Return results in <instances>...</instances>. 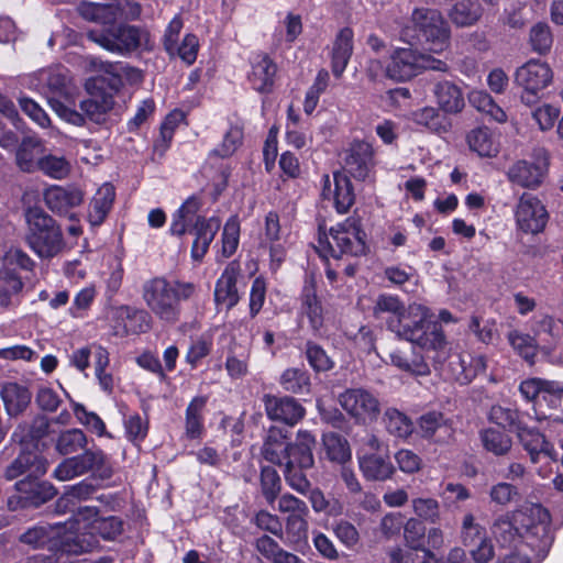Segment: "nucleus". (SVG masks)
Returning a JSON list of instances; mask_svg holds the SVG:
<instances>
[{"label":"nucleus","mask_w":563,"mask_h":563,"mask_svg":"<svg viewBox=\"0 0 563 563\" xmlns=\"http://www.w3.org/2000/svg\"><path fill=\"white\" fill-rule=\"evenodd\" d=\"M551 526L550 511L541 504H531L498 516L490 530L503 548L525 539L527 547L534 553L536 560L541 562L548 556L554 542Z\"/></svg>","instance_id":"f257e3e1"},{"label":"nucleus","mask_w":563,"mask_h":563,"mask_svg":"<svg viewBox=\"0 0 563 563\" xmlns=\"http://www.w3.org/2000/svg\"><path fill=\"white\" fill-rule=\"evenodd\" d=\"M373 317L385 322L387 330L419 347L429 345L428 336L435 334L437 321L429 309L417 308L407 311L405 302L397 295L379 294L373 306Z\"/></svg>","instance_id":"f03ea898"},{"label":"nucleus","mask_w":563,"mask_h":563,"mask_svg":"<svg viewBox=\"0 0 563 563\" xmlns=\"http://www.w3.org/2000/svg\"><path fill=\"white\" fill-rule=\"evenodd\" d=\"M435 334H430L429 345L420 347L427 352H432V365L435 371L445 373L448 378L453 379L460 385L472 383L487 367V361L484 355L472 354L470 352H452L450 343L444 333L443 327L438 323L434 330Z\"/></svg>","instance_id":"7ed1b4c3"},{"label":"nucleus","mask_w":563,"mask_h":563,"mask_svg":"<svg viewBox=\"0 0 563 563\" xmlns=\"http://www.w3.org/2000/svg\"><path fill=\"white\" fill-rule=\"evenodd\" d=\"M197 285L179 278L155 276L144 282L142 298L147 308L162 321L176 323L180 320L181 303L192 299Z\"/></svg>","instance_id":"20e7f679"},{"label":"nucleus","mask_w":563,"mask_h":563,"mask_svg":"<svg viewBox=\"0 0 563 563\" xmlns=\"http://www.w3.org/2000/svg\"><path fill=\"white\" fill-rule=\"evenodd\" d=\"M402 35L420 45L424 51L441 54L451 44V29L443 14L433 8L413 9Z\"/></svg>","instance_id":"39448f33"},{"label":"nucleus","mask_w":563,"mask_h":563,"mask_svg":"<svg viewBox=\"0 0 563 563\" xmlns=\"http://www.w3.org/2000/svg\"><path fill=\"white\" fill-rule=\"evenodd\" d=\"M86 88L89 96L79 102L81 112L54 97L49 98L52 109L60 119L77 126H82L86 118L98 124L103 123L114 106L112 88H106L104 79L100 77L90 79Z\"/></svg>","instance_id":"423d86ee"},{"label":"nucleus","mask_w":563,"mask_h":563,"mask_svg":"<svg viewBox=\"0 0 563 563\" xmlns=\"http://www.w3.org/2000/svg\"><path fill=\"white\" fill-rule=\"evenodd\" d=\"M317 445L316 437L308 430H299L295 440L288 442L283 461L286 484L297 493H305L311 486L308 473L314 467L313 450Z\"/></svg>","instance_id":"0eeeda50"},{"label":"nucleus","mask_w":563,"mask_h":563,"mask_svg":"<svg viewBox=\"0 0 563 563\" xmlns=\"http://www.w3.org/2000/svg\"><path fill=\"white\" fill-rule=\"evenodd\" d=\"M366 239L367 234L362 228L361 219L350 217L343 223L332 227L329 236L325 233L319 234V255L327 260H340L344 255H365L368 250Z\"/></svg>","instance_id":"6e6552de"},{"label":"nucleus","mask_w":563,"mask_h":563,"mask_svg":"<svg viewBox=\"0 0 563 563\" xmlns=\"http://www.w3.org/2000/svg\"><path fill=\"white\" fill-rule=\"evenodd\" d=\"M220 227L221 220L217 217L207 219L199 213H175L169 232L176 236L192 234L190 255L192 261L201 262Z\"/></svg>","instance_id":"1a4fd4ad"},{"label":"nucleus","mask_w":563,"mask_h":563,"mask_svg":"<svg viewBox=\"0 0 563 563\" xmlns=\"http://www.w3.org/2000/svg\"><path fill=\"white\" fill-rule=\"evenodd\" d=\"M87 37L102 48L123 56L140 48L150 47V34L147 31L124 23L106 26L100 30H89Z\"/></svg>","instance_id":"9d476101"},{"label":"nucleus","mask_w":563,"mask_h":563,"mask_svg":"<svg viewBox=\"0 0 563 563\" xmlns=\"http://www.w3.org/2000/svg\"><path fill=\"white\" fill-rule=\"evenodd\" d=\"M123 520L118 516H98L88 533H68L58 542V549L67 555H79L93 551L99 541L97 536L106 541H113L123 532Z\"/></svg>","instance_id":"9b49d317"},{"label":"nucleus","mask_w":563,"mask_h":563,"mask_svg":"<svg viewBox=\"0 0 563 563\" xmlns=\"http://www.w3.org/2000/svg\"><path fill=\"white\" fill-rule=\"evenodd\" d=\"M29 224L26 242L42 258H52L64 247L63 233L49 213H25Z\"/></svg>","instance_id":"f8f14e48"},{"label":"nucleus","mask_w":563,"mask_h":563,"mask_svg":"<svg viewBox=\"0 0 563 563\" xmlns=\"http://www.w3.org/2000/svg\"><path fill=\"white\" fill-rule=\"evenodd\" d=\"M338 400L356 424H371L380 415L378 398L365 388H347L339 395Z\"/></svg>","instance_id":"ddd939ff"},{"label":"nucleus","mask_w":563,"mask_h":563,"mask_svg":"<svg viewBox=\"0 0 563 563\" xmlns=\"http://www.w3.org/2000/svg\"><path fill=\"white\" fill-rule=\"evenodd\" d=\"M553 80L550 66L541 60L531 59L520 66L515 74V82L523 89L521 101L527 106L534 104L539 92L545 89Z\"/></svg>","instance_id":"4468645a"},{"label":"nucleus","mask_w":563,"mask_h":563,"mask_svg":"<svg viewBox=\"0 0 563 563\" xmlns=\"http://www.w3.org/2000/svg\"><path fill=\"white\" fill-rule=\"evenodd\" d=\"M550 164V154L544 147L532 151V159H519L508 169L509 180L526 188H536L543 181Z\"/></svg>","instance_id":"2eb2a0df"},{"label":"nucleus","mask_w":563,"mask_h":563,"mask_svg":"<svg viewBox=\"0 0 563 563\" xmlns=\"http://www.w3.org/2000/svg\"><path fill=\"white\" fill-rule=\"evenodd\" d=\"M243 277V269L239 260L230 261L216 280L213 290V301L216 309L227 312L235 308L242 299V292L238 287V282Z\"/></svg>","instance_id":"dca6fc26"},{"label":"nucleus","mask_w":563,"mask_h":563,"mask_svg":"<svg viewBox=\"0 0 563 563\" xmlns=\"http://www.w3.org/2000/svg\"><path fill=\"white\" fill-rule=\"evenodd\" d=\"M268 420L295 427L306 416V408L291 395L264 394L262 397Z\"/></svg>","instance_id":"f3484780"},{"label":"nucleus","mask_w":563,"mask_h":563,"mask_svg":"<svg viewBox=\"0 0 563 563\" xmlns=\"http://www.w3.org/2000/svg\"><path fill=\"white\" fill-rule=\"evenodd\" d=\"M300 313L308 319L311 332L320 334L324 325V309L318 295V285L313 275L306 276L299 294Z\"/></svg>","instance_id":"a211bd4d"},{"label":"nucleus","mask_w":563,"mask_h":563,"mask_svg":"<svg viewBox=\"0 0 563 563\" xmlns=\"http://www.w3.org/2000/svg\"><path fill=\"white\" fill-rule=\"evenodd\" d=\"M51 421L44 415H36L30 421L20 422L11 434V442L19 444L21 450L40 452L45 446L43 440L49 434Z\"/></svg>","instance_id":"6ab92c4d"},{"label":"nucleus","mask_w":563,"mask_h":563,"mask_svg":"<svg viewBox=\"0 0 563 563\" xmlns=\"http://www.w3.org/2000/svg\"><path fill=\"white\" fill-rule=\"evenodd\" d=\"M47 471V460L34 450H21L18 456L5 467L3 477L13 481L26 474L24 478L41 477Z\"/></svg>","instance_id":"aec40b11"},{"label":"nucleus","mask_w":563,"mask_h":563,"mask_svg":"<svg viewBox=\"0 0 563 563\" xmlns=\"http://www.w3.org/2000/svg\"><path fill=\"white\" fill-rule=\"evenodd\" d=\"M385 76L395 81H406L419 74L418 51L412 48L395 49L385 67Z\"/></svg>","instance_id":"412c9836"},{"label":"nucleus","mask_w":563,"mask_h":563,"mask_svg":"<svg viewBox=\"0 0 563 563\" xmlns=\"http://www.w3.org/2000/svg\"><path fill=\"white\" fill-rule=\"evenodd\" d=\"M0 397L7 415L18 418L30 407L33 394L25 384L4 382L0 384Z\"/></svg>","instance_id":"4be33fe9"},{"label":"nucleus","mask_w":563,"mask_h":563,"mask_svg":"<svg viewBox=\"0 0 563 563\" xmlns=\"http://www.w3.org/2000/svg\"><path fill=\"white\" fill-rule=\"evenodd\" d=\"M62 537V522H40L21 533L19 541L33 549L44 548L46 544L52 543L51 548L54 549L56 553L63 555L64 553L58 549V542Z\"/></svg>","instance_id":"5701e85b"},{"label":"nucleus","mask_w":563,"mask_h":563,"mask_svg":"<svg viewBox=\"0 0 563 563\" xmlns=\"http://www.w3.org/2000/svg\"><path fill=\"white\" fill-rule=\"evenodd\" d=\"M374 151L367 142H354L351 144L344 157V168L354 178L365 179L374 163Z\"/></svg>","instance_id":"b1692460"},{"label":"nucleus","mask_w":563,"mask_h":563,"mask_svg":"<svg viewBox=\"0 0 563 563\" xmlns=\"http://www.w3.org/2000/svg\"><path fill=\"white\" fill-rule=\"evenodd\" d=\"M432 93L438 108L446 115L457 114L465 107L462 88L451 80H439L433 84Z\"/></svg>","instance_id":"393cba45"},{"label":"nucleus","mask_w":563,"mask_h":563,"mask_svg":"<svg viewBox=\"0 0 563 563\" xmlns=\"http://www.w3.org/2000/svg\"><path fill=\"white\" fill-rule=\"evenodd\" d=\"M517 437L523 449L528 452L532 463H538L540 454L548 456L553 462L559 461V453L537 428H530L528 424H525L522 430L517 433Z\"/></svg>","instance_id":"a878e982"},{"label":"nucleus","mask_w":563,"mask_h":563,"mask_svg":"<svg viewBox=\"0 0 563 563\" xmlns=\"http://www.w3.org/2000/svg\"><path fill=\"white\" fill-rule=\"evenodd\" d=\"M208 400L207 395H197L187 405L185 410V439L189 441L201 440L206 434L205 412Z\"/></svg>","instance_id":"bb28decb"},{"label":"nucleus","mask_w":563,"mask_h":563,"mask_svg":"<svg viewBox=\"0 0 563 563\" xmlns=\"http://www.w3.org/2000/svg\"><path fill=\"white\" fill-rule=\"evenodd\" d=\"M18 493L24 494L30 508H38L57 495L55 486L40 477L23 478L14 484Z\"/></svg>","instance_id":"cd10ccee"},{"label":"nucleus","mask_w":563,"mask_h":563,"mask_svg":"<svg viewBox=\"0 0 563 563\" xmlns=\"http://www.w3.org/2000/svg\"><path fill=\"white\" fill-rule=\"evenodd\" d=\"M353 31L350 27H343L336 34L331 48V70L332 74L340 78L353 54Z\"/></svg>","instance_id":"c85d7f7f"},{"label":"nucleus","mask_w":563,"mask_h":563,"mask_svg":"<svg viewBox=\"0 0 563 563\" xmlns=\"http://www.w3.org/2000/svg\"><path fill=\"white\" fill-rule=\"evenodd\" d=\"M44 155L42 141L33 135L24 136L15 150V164L24 173L37 170Z\"/></svg>","instance_id":"c756f323"},{"label":"nucleus","mask_w":563,"mask_h":563,"mask_svg":"<svg viewBox=\"0 0 563 563\" xmlns=\"http://www.w3.org/2000/svg\"><path fill=\"white\" fill-rule=\"evenodd\" d=\"M80 14L90 21L104 25H117L122 21L121 2H82L79 5Z\"/></svg>","instance_id":"7c9ffc66"},{"label":"nucleus","mask_w":563,"mask_h":563,"mask_svg":"<svg viewBox=\"0 0 563 563\" xmlns=\"http://www.w3.org/2000/svg\"><path fill=\"white\" fill-rule=\"evenodd\" d=\"M277 67L266 54H257L252 60L249 80L258 92H269L274 85Z\"/></svg>","instance_id":"2f4dec72"},{"label":"nucleus","mask_w":563,"mask_h":563,"mask_svg":"<svg viewBox=\"0 0 563 563\" xmlns=\"http://www.w3.org/2000/svg\"><path fill=\"white\" fill-rule=\"evenodd\" d=\"M418 426L424 439H433L437 432H440L437 441H441L451 439L454 433L453 421L446 418L443 412L437 410L421 415L418 419Z\"/></svg>","instance_id":"473e14b6"},{"label":"nucleus","mask_w":563,"mask_h":563,"mask_svg":"<svg viewBox=\"0 0 563 563\" xmlns=\"http://www.w3.org/2000/svg\"><path fill=\"white\" fill-rule=\"evenodd\" d=\"M67 512L70 517L62 522L63 536L68 533H88L91 530L95 519L99 516V508L96 506H76V503L69 505Z\"/></svg>","instance_id":"72a5a7b5"},{"label":"nucleus","mask_w":563,"mask_h":563,"mask_svg":"<svg viewBox=\"0 0 563 563\" xmlns=\"http://www.w3.org/2000/svg\"><path fill=\"white\" fill-rule=\"evenodd\" d=\"M309 517L288 515L285 519L284 538L280 540L294 551L302 552L309 547Z\"/></svg>","instance_id":"f704fd0d"},{"label":"nucleus","mask_w":563,"mask_h":563,"mask_svg":"<svg viewBox=\"0 0 563 563\" xmlns=\"http://www.w3.org/2000/svg\"><path fill=\"white\" fill-rule=\"evenodd\" d=\"M390 363L402 372L415 376H428L431 373L426 357L410 347L409 351L394 349L389 353Z\"/></svg>","instance_id":"c9c22d12"},{"label":"nucleus","mask_w":563,"mask_h":563,"mask_svg":"<svg viewBox=\"0 0 563 563\" xmlns=\"http://www.w3.org/2000/svg\"><path fill=\"white\" fill-rule=\"evenodd\" d=\"M411 120L430 132L441 135L448 133L452 128V121L440 108L426 106L411 112Z\"/></svg>","instance_id":"e433bc0d"},{"label":"nucleus","mask_w":563,"mask_h":563,"mask_svg":"<svg viewBox=\"0 0 563 563\" xmlns=\"http://www.w3.org/2000/svg\"><path fill=\"white\" fill-rule=\"evenodd\" d=\"M488 419L504 430L517 434L532 418L528 412L520 411L517 408L495 405L489 410Z\"/></svg>","instance_id":"4c0bfd02"},{"label":"nucleus","mask_w":563,"mask_h":563,"mask_svg":"<svg viewBox=\"0 0 563 563\" xmlns=\"http://www.w3.org/2000/svg\"><path fill=\"white\" fill-rule=\"evenodd\" d=\"M532 333L549 345H555L563 339V320L547 313H540L531 319Z\"/></svg>","instance_id":"58836bf2"},{"label":"nucleus","mask_w":563,"mask_h":563,"mask_svg":"<svg viewBox=\"0 0 563 563\" xmlns=\"http://www.w3.org/2000/svg\"><path fill=\"white\" fill-rule=\"evenodd\" d=\"M360 468L363 476L369 481H386L395 472L388 455L368 453L358 456Z\"/></svg>","instance_id":"ea45409f"},{"label":"nucleus","mask_w":563,"mask_h":563,"mask_svg":"<svg viewBox=\"0 0 563 563\" xmlns=\"http://www.w3.org/2000/svg\"><path fill=\"white\" fill-rule=\"evenodd\" d=\"M333 178L335 188L333 191V197L331 198V189H325V186L330 183V178L328 175L324 176V188L322 191L323 202L327 200L332 202V207L335 208L336 211H347L354 201L351 184L349 179L341 174H334Z\"/></svg>","instance_id":"a19ab883"},{"label":"nucleus","mask_w":563,"mask_h":563,"mask_svg":"<svg viewBox=\"0 0 563 563\" xmlns=\"http://www.w3.org/2000/svg\"><path fill=\"white\" fill-rule=\"evenodd\" d=\"M254 548L271 563H306L297 554L284 550L275 539L267 534L256 538Z\"/></svg>","instance_id":"79ce46f5"},{"label":"nucleus","mask_w":563,"mask_h":563,"mask_svg":"<svg viewBox=\"0 0 563 563\" xmlns=\"http://www.w3.org/2000/svg\"><path fill=\"white\" fill-rule=\"evenodd\" d=\"M278 384L291 395H310L312 387L310 373L303 367H287L282 372Z\"/></svg>","instance_id":"37998d69"},{"label":"nucleus","mask_w":563,"mask_h":563,"mask_svg":"<svg viewBox=\"0 0 563 563\" xmlns=\"http://www.w3.org/2000/svg\"><path fill=\"white\" fill-rule=\"evenodd\" d=\"M288 431L279 427H271L262 446V455L265 461L278 465L288 449Z\"/></svg>","instance_id":"c03bdc74"},{"label":"nucleus","mask_w":563,"mask_h":563,"mask_svg":"<svg viewBox=\"0 0 563 563\" xmlns=\"http://www.w3.org/2000/svg\"><path fill=\"white\" fill-rule=\"evenodd\" d=\"M313 373H328L335 367V362L327 350L313 340H307L303 346H298Z\"/></svg>","instance_id":"a18cd8bd"},{"label":"nucleus","mask_w":563,"mask_h":563,"mask_svg":"<svg viewBox=\"0 0 563 563\" xmlns=\"http://www.w3.org/2000/svg\"><path fill=\"white\" fill-rule=\"evenodd\" d=\"M44 200L47 208L52 211H63L78 207L82 200V196L78 190L52 186L45 190Z\"/></svg>","instance_id":"49530a36"},{"label":"nucleus","mask_w":563,"mask_h":563,"mask_svg":"<svg viewBox=\"0 0 563 563\" xmlns=\"http://www.w3.org/2000/svg\"><path fill=\"white\" fill-rule=\"evenodd\" d=\"M95 375L102 391L111 395L114 390V378L112 373L107 372L110 365V353L101 344H92Z\"/></svg>","instance_id":"de8ad7c7"},{"label":"nucleus","mask_w":563,"mask_h":563,"mask_svg":"<svg viewBox=\"0 0 563 563\" xmlns=\"http://www.w3.org/2000/svg\"><path fill=\"white\" fill-rule=\"evenodd\" d=\"M96 492V486L92 481L85 478L77 484L67 486L65 493L56 500L55 509L58 514H66L69 505L75 500H87Z\"/></svg>","instance_id":"09e8293b"},{"label":"nucleus","mask_w":563,"mask_h":563,"mask_svg":"<svg viewBox=\"0 0 563 563\" xmlns=\"http://www.w3.org/2000/svg\"><path fill=\"white\" fill-rule=\"evenodd\" d=\"M479 439L483 448L496 456L506 455L512 446L511 438L505 431L494 427L481 430Z\"/></svg>","instance_id":"8fccbe9b"},{"label":"nucleus","mask_w":563,"mask_h":563,"mask_svg":"<svg viewBox=\"0 0 563 563\" xmlns=\"http://www.w3.org/2000/svg\"><path fill=\"white\" fill-rule=\"evenodd\" d=\"M300 494L307 496L313 511L317 514H324L328 517H339L343 514V504L336 498H327L319 487L312 488L311 485L307 492Z\"/></svg>","instance_id":"3c124183"},{"label":"nucleus","mask_w":563,"mask_h":563,"mask_svg":"<svg viewBox=\"0 0 563 563\" xmlns=\"http://www.w3.org/2000/svg\"><path fill=\"white\" fill-rule=\"evenodd\" d=\"M467 143L479 156L493 157L498 153V142L488 128H476L467 134Z\"/></svg>","instance_id":"603ef678"},{"label":"nucleus","mask_w":563,"mask_h":563,"mask_svg":"<svg viewBox=\"0 0 563 563\" xmlns=\"http://www.w3.org/2000/svg\"><path fill=\"white\" fill-rule=\"evenodd\" d=\"M84 452L73 456L80 471L86 474L89 471L98 472L102 477H110L112 475L111 467L107 464V457L102 450L95 451L82 449Z\"/></svg>","instance_id":"864d4df0"},{"label":"nucleus","mask_w":563,"mask_h":563,"mask_svg":"<svg viewBox=\"0 0 563 563\" xmlns=\"http://www.w3.org/2000/svg\"><path fill=\"white\" fill-rule=\"evenodd\" d=\"M325 456L329 461L343 464L351 459L347 440L341 434L329 432L322 435Z\"/></svg>","instance_id":"5fc2aeb1"},{"label":"nucleus","mask_w":563,"mask_h":563,"mask_svg":"<svg viewBox=\"0 0 563 563\" xmlns=\"http://www.w3.org/2000/svg\"><path fill=\"white\" fill-rule=\"evenodd\" d=\"M482 14L481 4L472 0H461L450 11L452 22L462 27L475 24Z\"/></svg>","instance_id":"6e6d98bb"},{"label":"nucleus","mask_w":563,"mask_h":563,"mask_svg":"<svg viewBox=\"0 0 563 563\" xmlns=\"http://www.w3.org/2000/svg\"><path fill=\"white\" fill-rule=\"evenodd\" d=\"M507 339L519 356L530 365L534 364V358L538 353V343L534 334L530 335L518 330H511L509 331Z\"/></svg>","instance_id":"4d7b16f0"},{"label":"nucleus","mask_w":563,"mask_h":563,"mask_svg":"<svg viewBox=\"0 0 563 563\" xmlns=\"http://www.w3.org/2000/svg\"><path fill=\"white\" fill-rule=\"evenodd\" d=\"M23 286L22 278L14 269L3 271L0 275V307L9 308L12 298L22 291Z\"/></svg>","instance_id":"13d9d810"},{"label":"nucleus","mask_w":563,"mask_h":563,"mask_svg":"<svg viewBox=\"0 0 563 563\" xmlns=\"http://www.w3.org/2000/svg\"><path fill=\"white\" fill-rule=\"evenodd\" d=\"M261 492L267 504L272 505L282 490V479L277 470L272 465L261 466Z\"/></svg>","instance_id":"bf43d9fd"},{"label":"nucleus","mask_w":563,"mask_h":563,"mask_svg":"<svg viewBox=\"0 0 563 563\" xmlns=\"http://www.w3.org/2000/svg\"><path fill=\"white\" fill-rule=\"evenodd\" d=\"M383 420L391 435L407 438L412 432V422L409 417L396 408H387Z\"/></svg>","instance_id":"052dcab7"},{"label":"nucleus","mask_w":563,"mask_h":563,"mask_svg":"<svg viewBox=\"0 0 563 563\" xmlns=\"http://www.w3.org/2000/svg\"><path fill=\"white\" fill-rule=\"evenodd\" d=\"M87 437L80 429H68L59 433L56 440V450L62 455H70L85 449Z\"/></svg>","instance_id":"680f3d73"},{"label":"nucleus","mask_w":563,"mask_h":563,"mask_svg":"<svg viewBox=\"0 0 563 563\" xmlns=\"http://www.w3.org/2000/svg\"><path fill=\"white\" fill-rule=\"evenodd\" d=\"M467 331L472 333L478 342L488 345L493 343L497 335V322L492 318L484 320L478 314H472L467 323Z\"/></svg>","instance_id":"e2e57ef3"},{"label":"nucleus","mask_w":563,"mask_h":563,"mask_svg":"<svg viewBox=\"0 0 563 563\" xmlns=\"http://www.w3.org/2000/svg\"><path fill=\"white\" fill-rule=\"evenodd\" d=\"M213 349V341L210 336L201 335L191 340L185 355V362L189 365L190 369L198 368L202 360L209 356Z\"/></svg>","instance_id":"0e129e2a"},{"label":"nucleus","mask_w":563,"mask_h":563,"mask_svg":"<svg viewBox=\"0 0 563 563\" xmlns=\"http://www.w3.org/2000/svg\"><path fill=\"white\" fill-rule=\"evenodd\" d=\"M470 103L481 112L489 114L497 122H505L507 115L505 111L495 103L493 98L483 90L472 91L468 96Z\"/></svg>","instance_id":"69168bd1"},{"label":"nucleus","mask_w":563,"mask_h":563,"mask_svg":"<svg viewBox=\"0 0 563 563\" xmlns=\"http://www.w3.org/2000/svg\"><path fill=\"white\" fill-rule=\"evenodd\" d=\"M71 165L64 156H57L53 154H44L40 159L37 170L54 178L63 179L70 173Z\"/></svg>","instance_id":"338daca9"},{"label":"nucleus","mask_w":563,"mask_h":563,"mask_svg":"<svg viewBox=\"0 0 563 563\" xmlns=\"http://www.w3.org/2000/svg\"><path fill=\"white\" fill-rule=\"evenodd\" d=\"M240 242V221L238 213L231 216L224 224L221 235V254L223 257H231L238 250Z\"/></svg>","instance_id":"774afa93"}]
</instances>
